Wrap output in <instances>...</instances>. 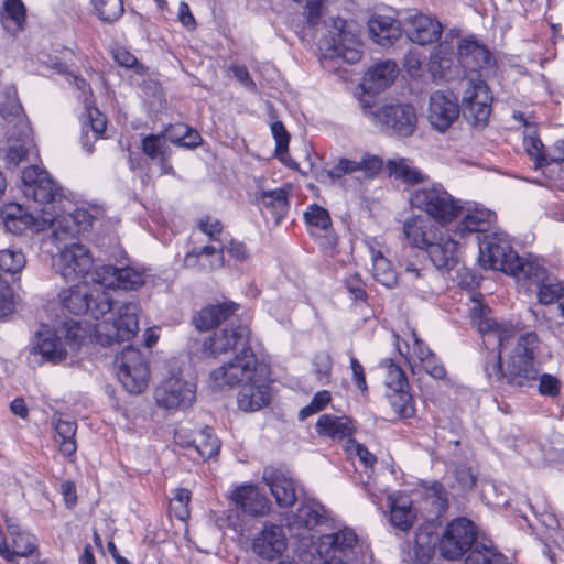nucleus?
Returning a JSON list of instances; mask_svg holds the SVG:
<instances>
[{"label": "nucleus", "instance_id": "58", "mask_svg": "<svg viewBox=\"0 0 564 564\" xmlns=\"http://www.w3.org/2000/svg\"><path fill=\"white\" fill-rule=\"evenodd\" d=\"M91 280V286H100L104 291L116 289L118 284V268L109 264L98 267L93 272Z\"/></svg>", "mask_w": 564, "mask_h": 564}, {"label": "nucleus", "instance_id": "23", "mask_svg": "<svg viewBox=\"0 0 564 564\" xmlns=\"http://www.w3.org/2000/svg\"><path fill=\"white\" fill-rule=\"evenodd\" d=\"M304 220L308 234L316 239L323 248H334L336 246L337 236L326 208L317 204H311L304 212Z\"/></svg>", "mask_w": 564, "mask_h": 564}, {"label": "nucleus", "instance_id": "10", "mask_svg": "<svg viewBox=\"0 0 564 564\" xmlns=\"http://www.w3.org/2000/svg\"><path fill=\"white\" fill-rule=\"evenodd\" d=\"M321 50L329 58H341L348 64H355L361 58V44L358 36L346 30V21L333 19L328 33L319 41Z\"/></svg>", "mask_w": 564, "mask_h": 564}, {"label": "nucleus", "instance_id": "60", "mask_svg": "<svg viewBox=\"0 0 564 564\" xmlns=\"http://www.w3.org/2000/svg\"><path fill=\"white\" fill-rule=\"evenodd\" d=\"M523 144L527 153L534 159L536 167H542L549 164L544 145L539 138L528 134L524 137Z\"/></svg>", "mask_w": 564, "mask_h": 564}, {"label": "nucleus", "instance_id": "18", "mask_svg": "<svg viewBox=\"0 0 564 564\" xmlns=\"http://www.w3.org/2000/svg\"><path fill=\"white\" fill-rule=\"evenodd\" d=\"M242 382V387L238 393L237 402L240 410L245 412H254L270 402L271 393L268 380L260 373L257 364L252 370V375L243 377L236 384Z\"/></svg>", "mask_w": 564, "mask_h": 564}, {"label": "nucleus", "instance_id": "21", "mask_svg": "<svg viewBox=\"0 0 564 564\" xmlns=\"http://www.w3.org/2000/svg\"><path fill=\"white\" fill-rule=\"evenodd\" d=\"M521 280L529 281L538 288V299L543 305L552 304L564 295L563 284L551 276L536 259H533L531 264H527V271Z\"/></svg>", "mask_w": 564, "mask_h": 564}, {"label": "nucleus", "instance_id": "6", "mask_svg": "<svg viewBox=\"0 0 564 564\" xmlns=\"http://www.w3.org/2000/svg\"><path fill=\"white\" fill-rule=\"evenodd\" d=\"M62 307L74 315L87 314L98 319L109 313L113 307V299L110 291H104L100 286H91L84 281L63 289L58 293Z\"/></svg>", "mask_w": 564, "mask_h": 564}, {"label": "nucleus", "instance_id": "36", "mask_svg": "<svg viewBox=\"0 0 564 564\" xmlns=\"http://www.w3.org/2000/svg\"><path fill=\"white\" fill-rule=\"evenodd\" d=\"M496 221V214L487 208H475L468 212L456 226V234L465 237L473 232H485Z\"/></svg>", "mask_w": 564, "mask_h": 564}, {"label": "nucleus", "instance_id": "34", "mask_svg": "<svg viewBox=\"0 0 564 564\" xmlns=\"http://www.w3.org/2000/svg\"><path fill=\"white\" fill-rule=\"evenodd\" d=\"M238 310L239 304L232 301L210 304L197 312L193 317V323L196 328L207 330L227 321L230 316L236 314Z\"/></svg>", "mask_w": 564, "mask_h": 564}, {"label": "nucleus", "instance_id": "61", "mask_svg": "<svg viewBox=\"0 0 564 564\" xmlns=\"http://www.w3.org/2000/svg\"><path fill=\"white\" fill-rule=\"evenodd\" d=\"M387 376H386V384L391 390H402L409 388V382L404 371L400 366L394 362L387 361Z\"/></svg>", "mask_w": 564, "mask_h": 564}, {"label": "nucleus", "instance_id": "47", "mask_svg": "<svg viewBox=\"0 0 564 564\" xmlns=\"http://www.w3.org/2000/svg\"><path fill=\"white\" fill-rule=\"evenodd\" d=\"M141 149L149 159L158 161L160 165H165L171 155V150L161 132L145 135L142 139Z\"/></svg>", "mask_w": 564, "mask_h": 564}, {"label": "nucleus", "instance_id": "52", "mask_svg": "<svg viewBox=\"0 0 564 564\" xmlns=\"http://www.w3.org/2000/svg\"><path fill=\"white\" fill-rule=\"evenodd\" d=\"M388 167L395 178L406 184H419L425 178V175L420 170L412 166L405 159L390 160Z\"/></svg>", "mask_w": 564, "mask_h": 564}, {"label": "nucleus", "instance_id": "4", "mask_svg": "<svg viewBox=\"0 0 564 564\" xmlns=\"http://www.w3.org/2000/svg\"><path fill=\"white\" fill-rule=\"evenodd\" d=\"M534 258H522L513 250L506 235L486 236L479 241V264L484 269H492L521 280Z\"/></svg>", "mask_w": 564, "mask_h": 564}, {"label": "nucleus", "instance_id": "55", "mask_svg": "<svg viewBox=\"0 0 564 564\" xmlns=\"http://www.w3.org/2000/svg\"><path fill=\"white\" fill-rule=\"evenodd\" d=\"M388 397L391 406L393 408L394 412L399 415V417L410 419L414 416L415 406L413 403L412 395L409 393L408 389L391 391L388 394Z\"/></svg>", "mask_w": 564, "mask_h": 564}, {"label": "nucleus", "instance_id": "22", "mask_svg": "<svg viewBox=\"0 0 564 564\" xmlns=\"http://www.w3.org/2000/svg\"><path fill=\"white\" fill-rule=\"evenodd\" d=\"M34 150L35 144L26 126L9 131L6 147L2 149L6 167L10 170L18 167L22 162L29 160Z\"/></svg>", "mask_w": 564, "mask_h": 564}, {"label": "nucleus", "instance_id": "33", "mask_svg": "<svg viewBox=\"0 0 564 564\" xmlns=\"http://www.w3.org/2000/svg\"><path fill=\"white\" fill-rule=\"evenodd\" d=\"M457 59L466 72L477 73L489 66L491 56L485 46L474 40L465 39L458 45Z\"/></svg>", "mask_w": 564, "mask_h": 564}, {"label": "nucleus", "instance_id": "46", "mask_svg": "<svg viewBox=\"0 0 564 564\" xmlns=\"http://www.w3.org/2000/svg\"><path fill=\"white\" fill-rule=\"evenodd\" d=\"M25 11L21 0H6L1 13L4 29L11 34L22 31L25 24Z\"/></svg>", "mask_w": 564, "mask_h": 564}, {"label": "nucleus", "instance_id": "64", "mask_svg": "<svg viewBox=\"0 0 564 564\" xmlns=\"http://www.w3.org/2000/svg\"><path fill=\"white\" fill-rule=\"evenodd\" d=\"M271 132L275 140V156L283 161L290 142V134L281 121H274L271 124Z\"/></svg>", "mask_w": 564, "mask_h": 564}, {"label": "nucleus", "instance_id": "45", "mask_svg": "<svg viewBox=\"0 0 564 564\" xmlns=\"http://www.w3.org/2000/svg\"><path fill=\"white\" fill-rule=\"evenodd\" d=\"M416 513L412 508V502L405 498L400 497L391 499L390 502V522L393 527L408 531L415 521Z\"/></svg>", "mask_w": 564, "mask_h": 564}, {"label": "nucleus", "instance_id": "15", "mask_svg": "<svg viewBox=\"0 0 564 564\" xmlns=\"http://www.w3.org/2000/svg\"><path fill=\"white\" fill-rule=\"evenodd\" d=\"M196 398V387L182 377L172 375L156 387L154 399L160 408L177 410L191 406Z\"/></svg>", "mask_w": 564, "mask_h": 564}, {"label": "nucleus", "instance_id": "17", "mask_svg": "<svg viewBox=\"0 0 564 564\" xmlns=\"http://www.w3.org/2000/svg\"><path fill=\"white\" fill-rule=\"evenodd\" d=\"M4 227L14 235H21L26 230L43 231L51 228L54 224L53 215L43 213L42 216H35L20 204H8L1 212Z\"/></svg>", "mask_w": 564, "mask_h": 564}, {"label": "nucleus", "instance_id": "42", "mask_svg": "<svg viewBox=\"0 0 564 564\" xmlns=\"http://www.w3.org/2000/svg\"><path fill=\"white\" fill-rule=\"evenodd\" d=\"M165 142H171L177 147L194 149L199 145L202 138L199 133L185 123H174L164 128L161 132Z\"/></svg>", "mask_w": 564, "mask_h": 564}, {"label": "nucleus", "instance_id": "13", "mask_svg": "<svg viewBox=\"0 0 564 564\" xmlns=\"http://www.w3.org/2000/svg\"><path fill=\"white\" fill-rule=\"evenodd\" d=\"M491 101L487 84L479 78L467 79L462 97L464 118L473 126L485 127L491 113Z\"/></svg>", "mask_w": 564, "mask_h": 564}, {"label": "nucleus", "instance_id": "50", "mask_svg": "<svg viewBox=\"0 0 564 564\" xmlns=\"http://www.w3.org/2000/svg\"><path fill=\"white\" fill-rule=\"evenodd\" d=\"M455 63V55L447 44L436 46L431 55L430 67L434 75L447 77Z\"/></svg>", "mask_w": 564, "mask_h": 564}, {"label": "nucleus", "instance_id": "25", "mask_svg": "<svg viewBox=\"0 0 564 564\" xmlns=\"http://www.w3.org/2000/svg\"><path fill=\"white\" fill-rule=\"evenodd\" d=\"M474 302L471 318L477 324L479 333L495 336L500 348L499 351H502L512 339L517 337L516 328L510 325L499 324L495 318L489 316V310L480 302Z\"/></svg>", "mask_w": 564, "mask_h": 564}, {"label": "nucleus", "instance_id": "37", "mask_svg": "<svg viewBox=\"0 0 564 564\" xmlns=\"http://www.w3.org/2000/svg\"><path fill=\"white\" fill-rule=\"evenodd\" d=\"M256 199L261 208L272 215L276 224L286 216L290 208L288 191L284 188L261 191Z\"/></svg>", "mask_w": 564, "mask_h": 564}, {"label": "nucleus", "instance_id": "38", "mask_svg": "<svg viewBox=\"0 0 564 564\" xmlns=\"http://www.w3.org/2000/svg\"><path fill=\"white\" fill-rule=\"evenodd\" d=\"M382 166V161L372 155L365 156L361 161L356 162L348 159H340L336 165L328 170V176L333 180L340 178L345 174L356 171H364L366 175L371 176Z\"/></svg>", "mask_w": 564, "mask_h": 564}, {"label": "nucleus", "instance_id": "40", "mask_svg": "<svg viewBox=\"0 0 564 564\" xmlns=\"http://www.w3.org/2000/svg\"><path fill=\"white\" fill-rule=\"evenodd\" d=\"M408 281L411 288L421 296L426 299L435 293V281L438 275L430 269H416L413 264H408L405 268Z\"/></svg>", "mask_w": 564, "mask_h": 564}, {"label": "nucleus", "instance_id": "63", "mask_svg": "<svg viewBox=\"0 0 564 564\" xmlns=\"http://www.w3.org/2000/svg\"><path fill=\"white\" fill-rule=\"evenodd\" d=\"M330 402V393L326 390L317 392L311 402L301 409L299 412V419L304 421L308 416L324 410V408Z\"/></svg>", "mask_w": 564, "mask_h": 564}, {"label": "nucleus", "instance_id": "49", "mask_svg": "<svg viewBox=\"0 0 564 564\" xmlns=\"http://www.w3.org/2000/svg\"><path fill=\"white\" fill-rule=\"evenodd\" d=\"M438 540L440 538L437 535H433L425 530H420L415 535L413 545L414 560L419 564L429 563L435 553Z\"/></svg>", "mask_w": 564, "mask_h": 564}, {"label": "nucleus", "instance_id": "39", "mask_svg": "<svg viewBox=\"0 0 564 564\" xmlns=\"http://www.w3.org/2000/svg\"><path fill=\"white\" fill-rule=\"evenodd\" d=\"M368 249L372 259V276L383 286L391 289L397 285L398 275L389 259L382 251L377 249L373 243H368Z\"/></svg>", "mask_w": 564, "mask_h": 564}, {"label": "nucleus", "instance_id": "31", "mask_svg": "<svg viewBox=\"0 0 564 564\" xmlns=\"http://www.w3.org/2000/svg\"><path fill=\"white\" fill-rule=\"evenodd\" d=\"M398 65L392 61H383L371 66L365 74L362 88L367 94H379L395 79Z\"/></svg>", "mask_w": 564, "mask_h": 564}, {"label": "nucleus", "instance_id": "32", "mask_svg": "<svg viewBox=\"0 0 564 564\" xmlns=\"http://www.w3.org/2000/svg\"><path fill=\"white\" fill-rule=\"evenodd\" d=\"M54 224L51 228L57 239L62 238V235L75 236L83 231L88 230L93 226L94 216L86 209L77 208L73 213L64 216L54 217Z\"/></svg>", "mask_w": 564, "mask_h": 564}, {"label": "nucleus", "instance_id": "29", "mask_svg": "<svg viewBox=\"0 0 564 564\" xmlns=\"http://www.w3.org/2000/svg\"><path fill=\"white\" fill-rule=\"evenodd\" d=\"M285 547L286 538L283 528L272 523L265 524L252 542L253 552L270 561L279 557Z\"/></svg>", "mask_w": 564, "mask_h": 564}, {"label": "nucleus", "instance_id": "53", "mask_svg": "<svg viewBox=\"0 0 564 564\" xmlns=\"http://www.w3.org/2000/svg\"><path fill=\"white\" fill-rule=\"evenodd\" d=\"M7 528L12 538V553L21 557L32 554L35 550V538L28 532L21 531L17 524L8 523Z\"/></svg>", "mask_w": 564, "mask_h": 564}, {"label": "nucleus", "instance_id": "44", "mask_svg": "<svg viewBox=\"0 0 564 564\" xmlns=\"http://www.w3.org/2000/svg\"><path fill=\"white\" fill-rule=\"evenodd\" d=\"M325 518L324 507L318 502L301 505L290 520L291 527L312 529L322 523Z\"/></svg>", "mask_w": 564, "mask_h": 564}, {"label": "nucleus", "instance_id": "20", "mask_svg": "<svg viewBox=\"0 0 564 564\" xmlns=\"http://www.w3.org/2000/svg\"><path fill=\"white\" fill-rule=\"evenodd\" d=\"M460 107L453 94L436 90L430 96L427 107V121L431 127L438 131H447L458 119Z\"/></svg>", "mask_w": 564, "mask_h": 564}, {"label": "nucleus", "instance_id": "14", "mask_svg": "<svg viewBox=\"0 0 564 564\" xmlns=\"http://www.w3.org/2000/svg\"><path fill=\"white\" fill-rule=\"evenodd\" d=\"M91 267V253L82 243L67 245L52 258L53 270L65 280L83 276L90 271Z\"/></svg>", "mask_w": 564, "mask_h": 564}, {"label": "nucleus", "instance_id": "9", "mask_svg": "<svg viewBox=\"0 0 564 564\" xmlns=\"http://www.w3.org/2000/svg\"><path fill=\"white\" fill-rule=\"evenodd\" d=\"M365 113H370L381 124V129L398 137H410L416 129L417 116L410 104L369 106L361 99Z\"/></svg>", "mask_w": 564, "mask_h": 564}, {"label": "nucleus", "instance_id": "24", "mask_svg": "<svg viewBox=\"0 0 564 564\" xmlns=\"http://www.w3.org/2000/svg\"><path fill=\"white\" fill-rule=\"evenodd\" d=\"M404 30L411 42L425 45L436 42L441 37L443 28L432 17L410 11L404 18Z\"/></svg>", "mask_w": 564, "mask_h": 564}, {"label": "nucleus", "instance_id": "3", "mask_svg": "<svg viewBox=\"0 0 564 564\" xmlns=\"http://www.w3.org/2000/svg\"><path fill=\"white\" fill-rule=\"evenodd\" d=\"M409 242L425 250L438 270H452L459 262V243L436 227L431 219L414 216L403 225Z\"/></svg>", "mask_w": 564, "mask_h": 564}, {"label": "nucleus", "instance_id": "19", "mask_svg": "<svg viewBox=\"0 0 564 564\" xmlns=\"http://www.w3.org/2000/svg\"><path fill=\"white\" fill-rule=\"evenodd\" d=\"M23 195L39 204H50L61 195V188L46 171L35 165L25 167L22 172Z\"/></svg>", "mask_w": 564, "mask_h": 564}, {"label": "nucleus", "instance_id": "57", "mask_svg": "<svg viewBox=\"0 0 564 564\" xmlns=\"http://www.w3.org/2000/svg\"><path fill=\"white\" fill-rule=\"evenodd\" d=\"M95 11L100 20L111 23L123 13L122 0H93Z\"/></svg>", "mask_w": 564, "mask_h": 564}, {"label": "nucleus", "instance_id": "26", "mask_svg": "<svg viewBox=\"0 0 564 564\" xmlns=\"http://www.w3.org/2000/svg\"><path fill=\"white\" fill-rule=\"evenodd\" d=\"M67 345H72L66 338L57 336V334L48 328L42 326L35 334L32 343V351L40 354L46 361L57 364L66 359Z\"/></svg>", "mask_w": 564, "mask_h": 564}, {"label": "nucleus", "instance_id": "16", "mask_svg": "<svg viewBox=\"0 0 564 564\" xmlns=\"http://www.w3.org/2000/svg\"><path fill=\"white\" fill-rule=\"evenodd\" d=\"M74 84L84 95L86 111L82 122V144L88 153H91L94 151L95 142L101 139L106 131V117L99 109L89 104L91 89L86 80L79 77H74Z\"/></svg>", "mask_w": 564, "mask_h": 564}, {"label": "nucleus", "instance_id": "2", "mask_svg": "<svg viewBox=\"0 0 564 564\" xmlns=\"http://www.w3.org/2000/svg\"><path fill=\"white\" fill-rule=\"evenodd\" d=\"M538 347L539 338L534 332L518 335L516 345L505 364L501 361V351L487 361L485 366L487 377L496 378L497 381L512 389L527 390L535 387L539 378V367L535 361Z\"/></svg>", "mask_w": 564, "mask_h": 564}, {"label": "nucleus", "instance_id": "12", "mask_svg": "<svg viewBox=\"0 0 564 564\" xmlns=\"http://www.w3.org/2000/svg\"><path fill=\"white\" fill-rule=\"evenodd\" d=\"M115 364L118 369V379L127 391L137 394L147 388L150 371L139 349L132 346L126 347L116 357Z\"/></svg>", "mask_w": 564, "mask_h": 564}, {"label": "nucleus", "instance_id": "54", "mask_svg": "<svg viewBox=\"0 0 564 564\" xmlns=\"http://www.w3.org/2000/svg\"><path fill=\"white\" fill-rule=\"evenodd\" d=\"M424 502L432 507V512L436 518L441 517L448 507L447 492L443 485L433 482L427 487L424 494Z\"/></svg>", "mask_w": 564, "mask_h": 564}, {"label": "nucleus", "instance_id": "56", "mask_svg": "<svg viewBox=\"0 0 564 564\" xmlns=\"http://www.w3.org/2000/svg\"><path fill=\"white\" fill-rule=\"evenodd\" d=\"M26 264L24 253L15 248L0 250V270L7 273L17 274L22 271Z\"/></svg>", "mask_w": 564, "mask_h": 564}, {"label": "nucleus", "instance_id": "35", "mask_svg": "<svg viewBox=\"0 0 564 564\" xmlns=\"http://www.w3.org/2000/svg\"><path fill=\"white\" fill-rule=\"evenodd\" d=\"M369 32L376 43L390 46L402 35L400 21L386 15H378L369 21Z\"/></svg>", "mask_w": 564, "mask_h": 564}, {"label": "nucleus", "instance_id": "27", "mask_svg": "<svg viewBox=\"0 0 564 564\" xmlns=\"http://www.w3.org/2000/svg\"><path fill=\"white\" fill-rule=\"evenodd\" d=\"M235 507L252 517L263 516L270 509V501L254 485L242 484L230 494Z\"/></svg>", "mask_w": 564, "mask_h": 564}, {"label": "nucleus", "instance_id": "1", "mask_svg": "<svg viewBox=\"0 0 564 564\" xmlns=\"http://www.w3.org/2000/svg\"><path fill=\"white\" fill-rule=\"evenodd\" d=\"M229 350L237 351L234 359L210 372V381L217 389L225 386L234 387L239 379L249 378L257 365V357L250 347V330L247 326H226L204 339L202 351L206 357H217Z\"/></svg>", "mask_w": 564, "mask_h": 564}, {"label": "nucleus", "instance_id": "62", "mask_svg": "<svg viewBox=\"0 0 564 564\" xmlns=\"http://www.w3.org/2000/svg\"><path fill=\"white\" fill-rule=\"evenodd\" d=\"M453 476L455 479V484H453V487L457 488L458 490H470L476 485L477 476L467 465L462 464L456 466L455 469L453 470Z\"/></svg>", "mask_w": 564, "mask_h": 564}, {"label": "nucleus", "instance_id": "11", "mask_svg": "<svg viewBox=\"0 0 564 564\" xmlns=\"http://www.w3.org/2000/svg\"><path fill=\"white\" fill-rule=\"evenodd\" d=\"M358 538L348 528L329 534H323L316 550L322 557L321 564H351L357 558Z\"/></svg>", "mask_w": 564, "mask_h": 564}, {"label": "nucleus", "instance_id": "28", "mask_svg": "<svg viewBox=\"0 0 564 564\" xmlns=\"http://www.w3.org/2000/svg\"><path fill=\"white\" fill-rule=\"evenodd\" d=\"M262 479L270 488L272 496L281 508H289L296 501V489L294 480L283 470L274 467H267L263 470Z\"/></svg>", "mask_w": 564, "mask_h": 564}, {"label": "nucleus", "instance_id": "5", "mask_svg": "<svg viewBox=\"0 0 564 564\" xmlns=\"http://www.w3.org/2000/svg\"><path fill=\"white\" fill-rule=\"evenodd\" d=\"M413 208L424 212L441 226H445L463 214V205L440 183L424 185L410 195Z\"/></svg>", "mask_w": 564, "mask_h": 564}, {"label": "nucleus", "instance_id": "30", "mask_svg": "<svg viewBox=\"0 0 564 564\" xmlns=\"http://www.w3.org/2000/svg\"><path fill=\"white\" fill-rule=\"evenodd\" d=\"M184 265L187 269L200 272H212L225 265L224 246H204L193 248L184 257Z\"/></svg>", "mask_w": 564, "mask_h": 564}, {"label": "nucleus", "instance_id": "41", "mask_svg": "<svg viewBox=\"0 0 564 564\" xmlns=\"http://www.w3.org/2000/svg\"><path fill=\"white\" fill-rule=\"evenodd\" d=\"M316 431L319 435L341 440L351 435L352 427L345 416L323 414L316 423Z\"/></svg>", "mask_w": 564, "mask_h": 564}, {"label": "nucleus", "instance_id": "8", "mask_svg": "<svg viewBox=\"0 0 564 564\" xmlns=\"http://www.w3.org/2000/svg\"><path fill=\"white\" fill-rule=\"evenodd\" d=\"M477 534L476 524L468 518L458 517L453 519L440 536V555L449 561L459 560L473 550V545L478 544L476 542Z\"/></svg>", "mask_w": 564, "mask_h": 564}, {"label": "nucleus", "instance_id": "48", "mask_svg": "<svg viewBox=\"0 0 564 564\" xmlns=\"http://www.w3.org/2000/svg\"><path fill=\"white\" fill-rule=\"evenodd\" d=\"M192 448L204 459L216 456L220 449V442L209 427L195 431Z\"/></svg>", "mask_w": 564, "mask_h": 564}, {"label": "nucleus", "instance_id": "7", "mask_svg": "<svg viewBox=\"0 0 564 564\" xmlns=\"http://www.w3.org/2000/svg\"><path fill=\"white\" fill-rule=\"evenodd\" d=\"M139 304L134 300L118 302L117 317L102 322L95 328V338L101 346L130 340L139 330Z\"/></svg>", "mask_w": 564, "mask_h": 564}, {"label": "nucleus", "instance_id": "43", "mask_svg": "<svg viewBox=\"0 0 564 564\" xmlns=\"http://www.w3.org/2000/svg\"><path fill=\"white\" fill-rule=\"evenodd\" d=\"M55 430V443L58 444L59 451L64 456L75 454L77 445L75 441L77 424L72 420H63L62 417L53 419Z\"/></svg>", "mask_w": 564, "mask_h": 564}, {"label": "nucleus", "instance_id": "59", "mask_svg": "<svg viewBox=\"0 0 564 564\" xmlns=\"http://www.w3.org/2000/svg\"><path fill=\"white\" fill-rule=\"evenodd\" d=\"M144 283L143 273L130 267L118 268V284L116 289L135 290Z\"/></svg>", "mask_w": 564, "mask_h": 564}, {"label": "nucleus", "instance_id": "51", "mask_svg": "<svg viewBox=\"0 0 564 564\" xmlns=\"http://www.w3.org/2000/svg\"><path fill=\"white\" fill-rule=\"evenodd\" d=\"M465 564H508L506 557L485 543L476 544L468 553Z\"/></svg>", "mask_w": 564, "mask_h": 564}]
</instances>
